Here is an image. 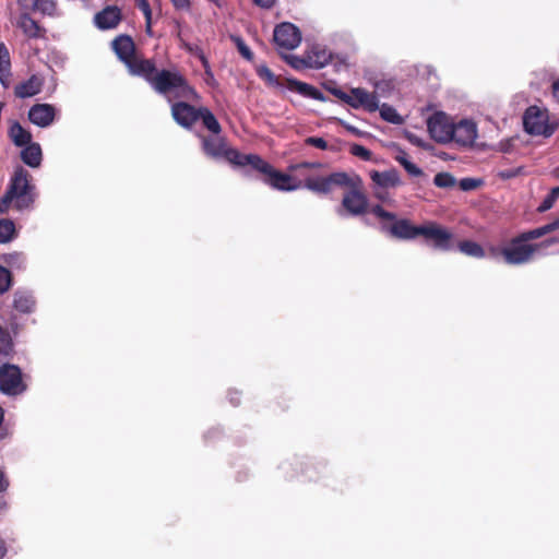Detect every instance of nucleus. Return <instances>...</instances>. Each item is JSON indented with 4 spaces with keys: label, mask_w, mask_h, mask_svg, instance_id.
<instances>
[{
    "label": "nucleus",
    "mask_w": 559,
    "mask_h": 559,
    "mask_svg": "<svg viewBox=\"0 0 559 559\" xmlns=\"http://www.w3.org/2000/svg\"><path fill=\"white\" fill-rule=\"evenodd\" d=\"M559 198V186L552 188L549 193L545 197L542 203L538 205L537 211L544 213L550 210Z\"/></svg>",
    "instance_id": "obj_34"
},
{
    "label": "nucleus",
    "mask_w": 559,
    "mask_h": 559,
    "mask_svg": "<svg viewBox=\"0 0 559 559\" xmlns=\"http://www.w3.org/2000/svg\"><path fill=\"white\" fill-rule=\"evenodd\" d=\"M11 72H0V82L7 86V82L10 78Z\"/></svg>",
    "instance_id": "obj_55"
},
{
    "label": "nucleus",
    "mask_w": 559,
    "mask_h": 559,
    "mask_svg": "<svg viewBox=\"0 0 559 559\" xmlns=\"http://www.w3.org/2000/svg\"><path fill=\"white\" fill-rule=\"evenodd\" d=\"M380 117L390 123L393 124H402L404 123V118L396 111V109L389 105V104H382V106H379Z\"/></svg>",
    "instance_id": "obj_31"
},
{
    "label": "nucleus",
    "mask_w": 559,
    "mask_h": 559,
    "mask_svg": "<svg viewBox=\"0 0 559 559\" xmlns=\"http://www.w3.org/2000/svg\"><path fill=\"white\" fill-rule=\"evenodd\" d=\"M200 108L186 103L178 102L171 106V115L175 121L183 128H191L200 118Z\"/></svg>",
    "instance_id": "obj_17"
},
{
    "label": "nucleus",
    "mask_w": 559,
    "mask_h": 559,
    "mask_svg": "<svg viewBox=\"0 0 559 559\" xmlns=\"http://www.w3.org/2000/svg\"><path fill=\"white\" fill-rule=\"evenodd\" d=\"M340 123L341 126H343L348 132H350L352 134L356 135V136H362L365 133L362 131H360L359 129H357L356 127L349 124V123H346L342 120H340Z\"/></svg>",
    "instance_id": "obj_44"
},
{
    "label": "nucleus",
    "mask_w": 559,
    "mask_h": 559,
    "mask_svg": "<svg viewBox=\"0 0 559 559\" xmlns=\"http://www.w3.org/2000/svg\"><path fill=\"white\" fill-rule=\"evenodd\" d=\"M308 479H309L310 481H314V480H317V479H318V477H313L312 475H309V476H308Z\"/></svg>",
    "instance_id": "obj_62"
},
{
    "label": "nucleus",
    "mask_w": 559,
    "mask_h": 559,
    "mask_svg": "<svg viewBox=\"0 0 559 559\" xmlns=\"http://www.w3.org/2000/svg\"><path fill=\"white\" fill-rule=\"evenodd\" d=\"M10 486L9 478L5 476V474L0 469V493L7 491V489Z\"/></svg>",
    "instance_id": "obj_45"
},
{
    "label": "nucleus",
    "mask_w": 559,
    "mask_h": 559,
    "mask_svg": "<svg viewBox=\"0 0 559 559\" xmlns=\"http://www.w3.org/2000/svg\"><path fill=\"white\" fill-rule=\"evenodd\" d=\"M135 4L142 11L143 14L148 11H152L147 0H135Z\"/></svg>",
    "instance_id": "obj_47"
},
{
    "label": "nucleus",
    "mask_w": 559,
    "mask_h": 559,
    "mask_svg": "<svg viewBox=\"0 0 559 559\" xmlns=\"http://www.w3.org/2000/svg\"><path fill=\"white\" fill-rule=\"evenodd\" d=\"M21 159L32 168L39 167L43 160L40 145L36 142H31L29 144L24 145V148L21 151Z\"/></svg>",
    "instance_id": "obj_25"
},
{
    "label": "nucleus",
    "mask_w": 559,
    "mask_h": 559,
    "mask_svg": "<svg viewBox=\"0 0 559 559\" xmlns=\"http://www.w3.org/2000/svg\"><path fill=\"white\" fill-rule=\"evenodd\" d=\"M477 138V124L473 120L463 119L453 123L451 142L460 146H472Z\"/></svg>",
    "instance_id": "obj_16"
},
{
    "label": "nucleus",
    "mask_w": 559,
    "mask_h": 559,
    "mask_svg": "<svg viewBox=\"0 0 559 559\" xmlns=\"http://www.w3.org/2000/svg\"><path fill=\"white\" fill-rule=\"evenodd\" d=\"M253 52L247 47V60H251Z\"/></svg>",
    "instance_id": "obj_61"
},
{
    "label": "nucleus",
    "mask_w": 559,
    "mask_h": 559,
    "mask_svg": "<svg viewBox=\"0 0 559 559\" xmlns=\"http://www.w3.org/2000/svg\"><path fill=\"white\" fill-rule=\"evenodd\" d=\"M7 545L3 539L0 538V559H2L7 555Z\"/></svg>",
    "instance_id": "obj_54"
},
{
    "label": "nucleus",
    "mask_w": 559,
    "mask_h": 559,
    "mask_svg": "<svg viewBox=\"0 0 559 559\" xmlns=\"http://www.w3.org/2000/svg\"><path fill=\"white\" fill-rule=\"evenodd\" d=\"M35 186L31 174L23 167L15 168L5 193L0 199V214H5L11 205L16 210L28 209L35 201Z\"/></svg>",
    "instance_id": "obj_3"
},
{
    "label": "nucleus",
    "mask_w": 559,
    "mask_h": 559,
    "mask_svg": "<svg viewBox=\"0 0 559 559\" xmlns=\"http://www.w3.org/2000/svg\"><path fill=\"white\" fill-rule=\"evenodd\" d=\"M4 261L13 266V265H20L22 262H24V257L22 253L20 252H13V253H9L4 257Z\"/></svg>",
    "instance_id": "obj_41"
},
{
    "label": "nucleus",
    "mask_w": 559,
    "mask_h": 559,
    "mask_svg": "<svg viewBox=\"0 0 559 559\" xmlns=\"http://www.w3.org/2000/svg\"><path fill=\"white\" fill-rule=\"evenodd\" d=\"M552 97L559 105V79L552 83Z\"/></svg>",
    "instance_id": "obj_51"
},
{
    "label": "nucleus",
    "mask_w": 559,
    "mask_h": 559,
    "mask_svg": "<svg viewBox=\"0 0 559 559\" xmlns=\"http://www.w3.org/2000/svg\"><path fill=\"white\" fill-rule=\"evenodd\" d=\"M258 70L264 71V70H269V69L266 67L262 66Z\"/></svg>",
    "instance_id": "obj_64"
},
{
    "label": "nucleus",
    "mask_w": 559,
    "mask_h": 559,
    "mask_svg": "<svg viewBox=\"0 0 559 559\" xmlns=\"http://www.w3.org/2000/svg\"><path fill=\"white\" fill-rule=\"evenodd\" d=\"M36 301L28 292L16 290L14 294L13 307L21 313H31L34 311Z\"/></svg>",
    "instance_id": "obj_28"
},
{
    "label": "nucleus",
    "mask_w": 559,
    "mask_h": 559,
    "mask_svg": "<svg viewBox=\"0 0 559 559\" xmlns=\"http://www.w3.org/2000/svg\"><path fill=\"white\" fill-rule=\"evenodd\" d=\"M350 154H353L356 157L361 158L362 160H370L372 153L366 148L365 146L360 144H353L349 150Z\"/></svg>",
    "instance_id": "obj_38"
},
{
    "label": "nucleus",
    "mask_w": 559,
    "mask_h": 559,
    "mask_svg": "<svg viewBox=\"0 0 559 559\" xmlns=\"http://www.w3.org/2000/svg\"><path fill=\"white\" fill-rule=\"evenodd\" d=\"M22 11L39 12L50 17L58 16L57 0H17Z\"/></svg>",
    "instance_id": "obj_20"
},
{
    "label": "nucleus",
    "mask_w": 559,
    "mask_h": 559,
    "mask_svg": "<svg viewBox=\"0 0 559 559\" xmlns=\"http://www.w3.org/2000/svg\"><path fill=\"white\" fill-rule=\"evenodd\" d=\"M177 9H188L190 7V0H170Z\"/></svg>",
    "instance_id": "obj_50"
},
{
    "label": "nucleus",
    "mask_w": 559,
    "mask_h": 559,
    "mask_svg": "<svg viewBox=\"0 0 559 559\" xmlns=\"http://www.w3.org/2000/svg\"><path fill=\"white\" fill-rule=\"evenodd\" d=\"M288 63L295 69L306 68H323L331 62L335 68H348L352 64L346 57L334 56L324 45L311 44L307 47L301 58L286 57Z\"/></svg>",
    "instance_id": "obj_5"
},
{
    "label": "nucleus",
    "mask_w": 559,
    "mask_h": 559,
    "mask_svg": "<svg viewBox=\"0 0 559 559\" xmlns=\"http://www.w3.org/2000/svg\"><path fill=\"white\" fill-rule=\"evenodd\" d=\"M404 169L411 176H414V177H419V176H421L424 174L423 170L417 165L412 163L411 160L408 163H405Z\"/></svg>",
    "instance_id": "obj_43"
},
{
    "label": "nucleus",
    "mask_w": 559,
    "mask_h": 559,
    "mask_svg": "<svg viewBox=\"0 0 559 559\" xmlns=\"http://www.w3.org/2000/svg\"><path fill=\"white\" fill-rule=\"evenodd\" d=\"M374 94L379 96H388L395 88V81L392 79H381L374 81Z\"/></svg>",
    "instance_id": "obj_33"
},
{
    "label": "nucleus",
    "mask_w": 559,
    "mask_h": 559,
    "mask_svg": "<svg viewBox=\"0 0 559 559\" xmlns=\"http://www.w3.org/2000/svg\"><path fill=\"white\" fill-rule=\"evenodd\" d=\"M461 187L464 190H468V189L475 188L476 185L474 183V180H472V179H463L461 181Z\"/></svg>",
    "instance_id": "obj_53"
},
{
    "label": "nucleus",
    "mask_w": 559,
    "mask_h": 559,
    "mask_svg": "<svg viewBox=\"0 0 559 559\" xmlns=\"http://www.w3.org/2000/svg\"><path fill=\"white\" fill-rule=\"evenodd\" d=\"M199 120L202 121L203 127L210 132V134L222 132V127L218 120L209 108L201 107Z\"/></svg>",
    "instance_id": "obj_29"
},
{
    "label": "nucleus",
    "mask_w": 559,
    "mask_h": 559,
    "mask_svg": "<svg viewBox=\"0 0 559 559\" xmlns=\"http://www.w3.org/2000/svg\"><path fill=\"white\" fill-rule=\"evenodd\" d=\"M240 404V397H237V400L235 401V405H239Z\"/></svg>",
    "instance_id": "obj_63"
},
{
    "label": "nucleus",
    "mask_w": 559,
    "mask_h": 559,
    "mask_svg": "<svg viewBox=\"0 0 559 559\" xmlns=\"http://www.w3.org/2000/svg\"><path fill=\"white\" fill-rule=\"evenodd\" d=\"M273 39L280 48L292 50L300 44L301 33L295 24L283 22L275 26Z\"/></svg>",
    "instance_id": "obj_15"
},
{
    "label": "nucleus",
    "mask_w": 559,
    "mask_h": 559,
    "mask_svg": "<svg viewBox=\"0 0 559 559\" xmlns=\"http://www.w3.org/2000/svg\"><path fill=\"white\" fill-rule=\"evenodd\" d=\"M370 178L374 185L382 189L395 188L401 185L400 175L395 169L386 171L372 170Z\"/></svg>",
    "instance_id": "obj_24"
},
{
    "label": "nucleus",
    "mask_w": 559,
    "mask_h": 559,
    "mask_svg": "<svg viewBox=\"0 0 559 559\" xmlns=\"http://www.w3.org/2000/svg\"><path fill=\"white\" fill-rule=\"evenodd\" d=\"M374 197L377 199H379L380 201H384L386 199V192H382V191H377L374 193Z\"/></svg>",
    "instance_id": "obj_57"
},
{
    "label": "nucleus",
    "mask_w": 559,
    "mask_h": 559,
    "mask_svg": "<svg viewBox=\"0 0 559 559\" xmlns=\"http://www.w3.org/2000/svg\"><path fill=\"white\" fill-rule=\"evenodd\" d=\"M395 159L404 167L405 163H408V155L406 152L401 151L400 154L395 157Z\"/></svg>",
    "instance_id": "obj_52"
},
{
    "label": "nucleus",
    "mask_w": 559,
    "mask_h": 559,
    "mask_svg": "<svg viewBox=\"0 0 559 559\" xmlns=\"http://www.w3.org/2000/svg\"><path fill=\"white\" fill-rule=\"evenodd\" d=\"M15 236V225L10 219H0V243L11 241Z\"/></svg>",
    "instance_id": "obj_32"
},
{
    "label": "nucleus",
    "mask_w": 559,
    "mask_h": 559,
    "mask_svg": "<svg viewBox=\"0 0 559 559\" xmlns=\"http://www.w3.org/2000/svg\"><path fill=\"white\" fill-rule=\"evenodd\" d=\"M143 74L145 80L160 94L168 97L193 99L194 90L178 72H132Z\"/></svg>",
    "instance_id": "obj_4"
},
{
    "label": "nucleus",
    "mask_w": 559,
    "mask_h": 559,
    "mask_svg": "<svg viewBox=\"0 0 559 559\" xmlns=\"http://www.w3.org/2000/svg\"><path fill=\"white\" fill-rule=\"evenodd\" d=\"M328 90L332 95L354 109L362 108L368 112H374L379 108L378 96L365 88L353 87L348 93L340 87H328Z\"/></svg>",
    "instance_id": "obj_11"
},
{
    "label": "nucleus",
    "mask_w": 559,
    "mask_h": 559,
    "mask_svg": "<svg viewBox=\"0 0 559 559\" xmlns=\"http://www.w3.org/2000/svg\"><path fill=\"white\" fill-rule=\"evenodd\" d=\"M550 225H551L554 230L559 229V218H557L554 222H551Z\"/></svg>",
    "instance_id": "obj_59"
},
{
    "label": "nucleus",
    "mask_w": 559,
    "mask_h": 559,
    "mask_svg": "<svg viewBox=\"0 0 559 559\" xmlns=\"http://www.w3.org/2000/svg\"><path fill=\"white\" fill-rule=\"evenodd\" d=\"M203 153L215 160L224 159L234 166H245V155L230 147L221 133L200 135Z\"/></svg>",
    "instance_id": "obj_7"
},
{
    "label": "nucleus",
    "mask_w": 559,
    "mask_h": 559,
    "mask_svg": "<svg viewBox=\"0 0 559 559\" xmlns=\"http://www.w3.org/2000/svg\"><path fill=\"white\" fill-rule=\"evenodd\" d=\"M247 167L257 173V178L264 183L267 182L274 167L255 154H247Z\"/></svg>",
    "instance_id": "obj_23"
},
{
    "label": "nucleus",
    "mask_w": 559,
    "mask_h": 559,
    "mask_svg": "<svg viewBox=\"0 0 559 559\" xmlns=\"http://www.w3.org/2000/svg\"><path fill=\"white\" fill-rule=\"evenodd\" d=\"M10 51L3 43H0V70H10Z\"/></svg>",
    "instance_id": "obj_39"
},
{
    "label": "nucleus",
    "mask_w": 559,
    "mask_h": 559,
    "mask_svg": "<svg viewBox=\"0 0 559 559\" xmlns=\"http://www.w3.org/2000/svg\"><path fill=\"white\" fill-rule=\"evenodd\" d=\"M121 20L122 13L117 5H108L94 16V23L99 29L115 28Z\"/></svg>",
    "instance_id": "obj_21"
},
{
    "label": "nucleus",
    "mask_w": 559,
    "mask_h": 559,
    "mask_svg": "<svg viewBox=\"0 0 559 559\" xmlns=\"http://www.w3.org/2000/svg\"><path fill=\"white\" fill-rule=\"evenodd\" d=\"M19 27L22 29L23 34L28 38H43L45 37L46 29L39 25L37 21H35L28 11H22L19 21Z\"/></svg>",
    "instance_id": "obj_22"
},
{
    "label": "nucleus",
    "mask_w": 559,
    "mask_h": 559,
    "mask_svg": "<svg viewBox=\"0 0 559 559\" xmlns=\"http://www.w3.org/2000/svg\"><path fill=\"white\" fill-rule=\"evenodd\" d=\"M111 47L118 58L129 68V70H156L152 60H144L139 57L135 44L131 36H117L111 41Z\"/></svg>",
    "instance_id": "obj_9"
},
{
    "label": "nucleus",
    "mask_w": 559,
    "mask_h": 559,
    "mask_svg": "<svg viewBox=\"0 0 559 559\" xmlns=\"http://www.w3.org/2000/svg\"><path fill=\"white\" fill-rule=\"evenodd\" d=\"M3 419H4V411L3 408L0 406V426L2 425L3 423Z\"/></svg>",
    "instance_id": "obj_60"
},
{
    "label": "nucleus",
    "mask_w": 559,
    "mask_h": 559,
    "mask_svg": "<svg viewBox=\"0 0 559 559\" xmlns=\"http://www.w3.org/2000/svg\"><path fill=\"white\" fill-rule=\"evenodd\" d=\"M239 53L245 58V41L241 37H233Z\"/></svg>",
    "instance_id": "obj_49"
},
{
    "label": "nucleus",
    "mask_w": 559,
    "mask_h": 559,
    "mask_svg": "<svg viewBox=\"0 0 559 559\" xmlns=\"http://www.w3.org/2000/svg\"><path fill=\"white\" fill-rule=\"evenodd\" d=\"M305 187L317 194H330L334 188L345 189L336 213L341 217L361 216L369 212V201L358 175L334 171L326 176L305 177ZM371 212V209H370Z\"/></svg>",
    "instance_id": "obj_1"
},
{
    "label": "nucleus",
    "mask_w": 559,
    "mask_h": 559,
    "mask_svg": "<svg viewBox=\"0 0 559 559\" xmlns=\"http://www.w3.org/2000/svg\"><path fill=\"white\" fill-rule=\"evenodd\" d=\"M56 117V108L50 104H35L28 110V119L32 123L40 127H49Z\"/></svg>",
    "instance_id": "obj_19"
},
{
    "label": "nucleus",
    "mask_w": 559,
    "mask_h": 559,
    "mask_svg": "<svg viewBox=\"0 0 559 559\" xmlns=\"http://www.w3.org/2000/svg\"><path fill=\"white\" fill-rule=\"evenodd\" d=\"M371 213L383 222L381 230L392 238L414 240L419 237L420 225H414L407 218H397L395 213L384 210L380 204L373 205Z\"/></svg>",
    "instance_id": "obj_6"
},
{
    "label": "nucleus",
    "mask_w": 559,
    "mask_h": 559,
    "mask_svg": "<svg viewBox=\"0 0 559 559\" xmlns=\"http://www.w3.org/2000/svg\"><path fill=\"white\" fill-rule=\"evenodd\" d=\"M8 135L15 146L23 147L32 142V133L24 129L19 121H13Z\"/></svg>",
    "instance_id": "obj_27"
},
{
    "label": "nucleus",
    "mask_w": 559,
    "mask_h": 559,
    "mask_svg": "<svg viewBox=\"0 0 559 559\" xmlns=\"http://www.w3.org/2000/svg\"><path fill=\"white\" fill-rule=\"evenodd\" d=\"M419 237H423L425 242L435 250L451 251L454 248L452 231L436 222L420 225Z\"/></svg>",
    "instance_id": "obj_12"
},
{
    "label": "nucleus",
    "mask_w": 559,
    "mask_h": 559,
    "mask_svg": "<svg viewBox=\"0 0 559 559\" xmlns=\"http://www.w3.org/2000/svg\"><path fill=\"white\" fill-rule=\"evenodd\" d=\"M555 231L549 224L525 230L512 237L503 247L491 248L490 252L495 257H502L503 261L510 265H522L531 262L535 253L542 248L555 243L556 239H549L542 243H532Z\"/></svg>",
    "instance_id": "obj_2"
},
{
    "label": "nucleus",
    "mask_w": 559,
    "mask_h": 559,
    "mask_svg": "<svg viewBox=\"0 0 559 559\" xmlns=\"http://www.w3.org/2000/svg\"><path fill=\"white\" fill-rule=\"evenodd\" d=\"M305 144L309 146H313L320 150H328V142L323 138L319 136H308L305 140Z\"/></svg>",
    "instance_id": "obj_40"
},
{
    "label": "nucleus",
    "mask_w": 559,
    "mask_h": 559,
    "mask_svg": "<svg viewBox=\"0 0 559 559\" xmlns=\"http://www.w3.org/2000/svg\"><path fill=\"white\" fill-rule=\"evenodd\" d=\"M145 17V32L147 35H152V11L144 13Z\"/></svg>",
    "instance_id": "obj_46"
},
{
    "label": "nucleus",
    "mask_w": 559,
    "mask_h": 559,
    "mask_svg": "<svg viewBox=\"0 0 559 559\" xmlns=\"http://www.w3.org/2000/svg\"><path fill=\"white\" fill-rule=\"evenodd\" d=\"M408 139L413 142V143H416L417 145H421V141L419 139H417L415 135H409Z\"/></svg>",
    "instance_id": "obj_58"
},
{
    "label": "nucleus",
    "mask_w": 559,
    "mask_h": 559,
    "mask_svg": "<svg viewBox=\"0 0 559 559\" xmlns=\"http://www.w3.org/2000/svg\"><path fill=\"white\" fill-rule=\"evenodd\" d=\"M323 164L320 162H301L297 164H293L288 167V170L295 173L297 175L304 176L305 169H319L322 168Z\"/></svg>",
    "instance_id": "obj_35"
},
{
    "label": "nucleus",
    "mask_w": 559,
    "mask_h": 559,
    "mask_svg": "<svg viewBox=\"0 0 559 559\" xmlns=\"http://www.w3.org/2000/svg\"><path fill=\"white\" fill-rule=\"evenodd\" d=\"M266 185L280 191H294L305 187V180H298L289 174L282 173L274 168Z\"/></svg>",
    "instance_id": "obj_18"
},
{
    "label": "nucleus",
    "mask_w": 559,
    "mask_h": 559,
    "mask_svg": "<svg viewBox=\"0 0 559 559\" xmlns=\"http://www.w3.org/2000/svg\"><path fill=\"white\" fill-rule=\"evenodd\" d=\"M41 85L43 81L37 75H32L27 81L15 86L14 94L20 98L32 97L40 92Z\"/></svg>",
    "instance_id": "obj_26"
},
{
    "label": "nucleus",
    "mask_w": 559,
    "mask_h": 559,
    "mask_svg": "<svg viewBox=\"0 0 559 559\" xmlns=\"http://www.w3.org/2000/svg\"><path fill=\"white\" fill-rule=\"evenodd\" d=\"M438 188H452L455 186V178L450 173H438L433 178Z\"/></svg>",
    "instance_id": "obj_36"
},
{
    "label": "nucleus",
    "mask_w": 559,
    "mask_h": 559,
    "mask_svg": "<svg viewBox=\"0 0 559 559\" xmlns=\"http://www.w3.org/2000/svg\"><path fill=\"white\" fill-rule=\"evenodd\" d=\"M27 385L23 381L22 370L19 366L3 364L0 366V392L15 396L22 394Z\"/></svg>",
    "instance_id": "obj_13"
},
{
    "label": "nucleus",
    "mask_w": 559,
    "mask_h": 559,
    "mask_svg": "<svg viewBox=\"0 0 559 559\" xmlns=\"http://www.w3.org/2000/svg\"><path fill=\"white\" fill-rule=\"evenodd\" d=\"M8 509V502L0 497V514Z\"/></svg>",
    "instance_id": "obj_56"
},
{
    "label": "nucleus",
    "mask_w": 559,
    "mask_h": 559,
    "mask_svg": "<svg viewBox=\"0 0 559 559\" xmlns=\"http://www.w3.org/2000/svg\"><path fill=\"white\" fill-rule=\"evenodd\" d=\"M321 467V464L320 463H314V462H305V463H300V472L301 473H305V474H309L310 472H314V473H319V469Z\"/></svg>",
    "instance_id": "obj_42"
},
{
    "label": "nucleus",
    "mask_w": 559,
    "mask_h": 559,
    "mask_svg": "<svg viewBox=\"0 0 559 559\" xmlns=\"http://www.w3.org/2000/svg\"><path fill=\"white\" fill-rule=\"evenodd\" d=\"M457 249L469 257L474 258H484L485 257V250L484 248L472 240H462L457 243Z\"/></svg>",
    "instance_id": "obj_30"
},
{
    "label": "nucleus",
    "mask_w": 559,
    "mask_h": 559,
    "mask_svg": "<svg viewBox=\"0 0 559 559\" xmlns=\"http://www.w3.org/2000/svg\"><path fill=\"white\" fill-rule=\"evenodd\" d=\"M523 127L530 135L550 138L558 129L559 122L550 120L547 108L532 105L524 111Z\"/></svg>",
    "instance_id": "obj_8"
},
{
    "label": "nucleus",
    "mask_w": 559,
    "mask_h": 559,
    "mask_svg": "<svg viewBox=\"0 0 559 559\" xmlns=\"http://www.w3.org/2000/svg\"><path fill=\"white\" fill-rule=\"evenodd\" d=\"M453 121L443 111H437L427 120L428 131L439 143L451 142Z\"/></svg>",
    "instance_id": "obj_14"
},
{
    "label": "nucleus",
    "mask_w": 559,
    "mask_h": 559,
    "mask_svg": "<svg viewBox=\"0 0 559 559\" xmlns=\"http://www.w3.org/2000/svg\"><path fill=\"white\" fill-rule=\"evenodd\" d=\"M262 80L271 87L284 91L285 88L296 92L304 97L312 98L316 100L324 102L325 96L317 87L300 82L296 79H287L282 75H276L275 72H259Z\"/></svg>",
    "instance_id": "obj_10"
},
{
    "label": "nucleus",
    "mask_w": 559,
    "mask_h": 559,
    "mask_svg": "<svg viewBox=\"0 0 559 559\" xmlns=\"http://www.w3.org/2000/svg\"><path fill=\"white\" fill-rule=\"evenodd\" d=\"M12 286V274L11 272L0 265V294H4Z\"/></svg>",
    "instance_id": "obj_37"
},
{
    "label": "nucleus",
    "mask_w": 559,
    "mask_h": 559,
    "mask_svg": "<svg viewBox=\"0 0 559 559\" xmlns=\"http://www.w3.org/2000/svg\"><path fill=\"white\" fill-rule=\"evenodd\" d=\"M253 2L261 8L270 9L275 4L276 0H253Z\"/></svg>",
    "instance_id": "obj_48"
}]
</instances>
